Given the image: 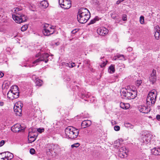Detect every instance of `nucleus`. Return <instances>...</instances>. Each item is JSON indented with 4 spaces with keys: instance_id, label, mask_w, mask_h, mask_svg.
I'll return each instance as SVG.
<instances>
[{
    "instance_id": "nucleus-52",
    "label": "nucleus",
    "mask_w": 160,
    "mask_h": 160,
    "mask_svg": "<svg viewBox=\"0 0 160 160\" xmlns=\"http://www.w3.org/2000/svg\"><path fill=\"white\" fill-rule=\"evenodd\" d=\"M32 79L34 80H35V81L36 80V78H37L36 77V76L35 75H33L32 76Z\"/></svg>"
},
{
    "instance_id": "nucleus-34",
    "label": "nucleus",
    "mask_w": 160,
    "mask_h": 160,
    "mask_svg": "<svg viewBox=\"0 0 160 160\" xmlns=\"http://www.w3.org/2000/svg\"><path fill=\"white\" fill-rule=\"evenodd\" d=\"M142 83V81L140 80H138L136 82V85L137 86H139Z\"/></svg>"
},
{
    "instance_id": "nucleus-17",
    "label": "nucleus",
    "mask_w": 160,
    "mask_h": 160,
    "mask_svg": "<svg viewBox=\"0 0 160 160\" xmlns=\"http://www.w3.org/2000/svg\"><path fill=\"white\" fill-rule=\"evenodd\" d=\"M151 152L155 155H160V147L154 148L151 150Z\"/></svg>"
},
{
    "instance_id": "nucleus-30",
    "label": "nucleus",
    "mask_w": 160,
    "mask_h": 160,
    "mask_svg": "<svg viewBox=\"0 0 160 160\" xmlns=\"http://www.w3.org/2000/svg\"><path fill=\"white\" fill-rule=\"evenodd\" d=\"M124 126L126 127L130 128H132L133 127V126H132L130 123H125Z\"/></svg>"
},
{
    "instance_id": "nucleus-47",
    "label": "nucleus",
    "mask_w": 160,
    "mask_h": 160,
    "mask_svg": "<svg viewBox=\"0 0 160 160\" xmlns=\"http://www.w3.org/2000/svg\"><path fill=\"white\" fill-rule=\"evenodd\" d=\"M156 118L157 120H159L160 119V115L159 114L157 115L156 116Z\"/></svg>"
},
{
    "instance_id": "nucleus-59",
    "label": "nucleus",
    "mask_w": 160,
    "mask_h": 160,
    "mask_svg": "<svg viewBox=\"0 0 160 160\" xmlns=\"http://www.w3.org/2000/svg\"><path fill=\"white\" fill-rule=\"evenodd\" d=\"M0 160H3V159H2L1 158V159H0Z\"/></svg>"
},
{
    "instance_id": "nucleus-43",
    "label": "nucleus",
    "mask_w": 160,
    "mask_h": 160,
    "mask_svg": "<svg viewBox=\"0 0 160 160\" xmlns=\"http://www.w3.org/2000/svg\"><path fill=\"white\" fill-rule=\"evenodd\" d=\"M0 32L3 33H5L6 32V30L4 28H0Z\"/></svg>"
},
{
    "instance_id": "nucleus-7",
    "label": "nucleus",
    "mask_w": 160,
    "mask_h": 160,
    "mask_svg": "<svg viewBox=\"0 0 160 160\" xmlns=\"http://www.w3.org/2000/svg\"><path fill=\"white\" fill-rule=\"evenodd\" d=\"M59 3L60 7L64 9H68L71 6L70 0H59Z\"/></svg>"
},
{
    "instance_id": "nucleus-9",
    "label": "nucleus",
    "mask_w": 160,
    "mask_h": 160,
    "mask_svg": "<svg viewBox=\"0 0 160 160\" xmlns=\"http://www.w3.org/2000/svg\"><path fill=\"white\" fill-rule=\"evenodd\" d=\"M1 154L2 156L1 158L3 160H11L13 157V154L9 152H3Z\"/></svg>"
},
{
    "instance_id": "nucleus-19",
    "label": "nucleus",
    "mask_w": 160,
    "mask_h": 160,
    "mask_svg": "<svg viewBox=\"0 0 160 160\" xmlns=\"http://www.w3.org/2000/svg\"><path fill=\"white\" fill-rule=\"evenodd\" d=\"M21 125L19 124H17L13 126L11 129L12 131L14 132H18L20 131V129Z\"/></svg>"
},
{
    "instance_id": "nucleus-56",
    "label": "nucleus",
    "mask_w": 160,
    "mask_h": 160,
    "mask_svg": "<svg viewBox=\"0 0 160 160\" xmlns=\"http://www.w3.org/2000/svg\"><path fill=\"white\" fill-rule=\"evenodd\" d=\"M17 35V33H16V34H15V36H13V37H14V38H15V37H16Z\"/></svg>"
},
{
    "instance_id": "nucleus-14",
    "label": "nucleus",
    "mask_w": 160,
    "mask_h": 160,
    "mask_svg": "<svg viewBox=\"0 0 160 160\" xmlns=\"http://www.w3.org/2000/svg\"><path fill=\"white\" fill-rule=\"evenodd\" d=\"M18 88L17 86L15 85L13 86L11 89L10 90L11 92H12V94L13 96H15V95L17 96V98L18 97L19 95V92L18 90Z\"/></svg>"
},
{
    "instance_id": "nucleus-54",
    "label": "nucleus",
    "mask_w": 160,
    "mask_h": 160,
    "mask_svg": "<svg viewBox=\"0 0 160 160\" xmlns=\"http://www.w3.org/2000/svg\"><path fill=\"white\" fill-rule=\"evenodd\" d=\"M28 137V138L30 139L33 138H34L32 136H31L30 135H29Z\"/></svg>"
},
{
    "instance_id": "nucleus-1",
    "label": "nucleus",
    "mask_w": 160,
    "mask_h": 160,
    "mask_svg": "<svg viewBox=\"0 0 160 160\" xmlns=\"http://www.w3.org/2000/svg\"><path fill=\"white\" fill-rule=\"evenodd\" d=\"M90 17V14L88 10L86 8H82L79 10L77 19L80 23L86 22Z\"/></svg>"
},
{
    "instance_id": "nucleus-10",
    "label": "nucleus",
    "mask_w": 160,
    "mask_h": 160,
    "mask_svg": "<svg viewBox=\"0 0 160 160\" xmlns=\"http://www.w3.org/2000/svg\"><path fill=\"white\" fill-rule=\"evenodd\" d=\"M128 152V151L125 147H122L119 149L118 155L121 158H124L127 157Z\"/></svg>"
},
{
    "instance_id": "nucleus-36",
    "label": "nucleus",
    "mask_w": 160,
    "mask_h": 160,
    "mask_svg": "<svg viewBox=\"0 0 160 160\" xmlns=\"http://www.w3.org/2000/svg\"><path fill=\"white\" fill-rule=\"evenodd\" d=\"M120 145V142L119 141H116L114 143V146L117 148L119 147Z\"/></svg>"
},
{
    "instance_id": "nucleus-24",
    "label": "nucleus",
    "mask_w": 160,
    "mask_h": 160,
    "mask_svg": "<svg viewBox=\"0 0 160 160\" xmlns=\"http://www.w3.org/2000/svg\"><path fill=\"white\" fill-rule=\"evenodd\" d=\"M108 71L110 73H113L115 71V65H111L109 67Z\"/></svg>"
},
{
    "instance_id": "nucleus-38",
    "label": "nucleus",
    "mask_w": 160,
    "mask_h": 160,
    "mask_svg": "<svg viewBox=\"0 0 160 160\" xmlns=\"http://www.w3.org/2000/svg\"><path fill=\"white\" fill-rule=\"evenodd\" d=\"M97 20V18L96 17L95 18H94L91 21L90 23L91 24H92L94 23Z\"/></svg>"
},
{
    "instance_id": "nucleus-3",
    "label": "nucleus",
    "mask_w": 160,
    "mask_h": 160,
    "mask_svg": "<svg viewBox=\"0 0 160 160\" xmlns=\"http://www.w3.org/2000/svg\"><path fill=\"white\" fill-rule=\"evenodd\" d=\"M157 97V92L154 90H152L148 94L147 98V103L149 105L154 104Z\"/></svg>"
},
{
    "instance_id": "nucleus-48",
    "label": "nucleus",
    "mask_w": 160,
    "mask_h": 160,
    "mask_svg": "<svg viewBox=\"0 0 160 160\" xmlns=\"http://www.w3.org/2000/svg\"><path fill=\"white\" fill-rule=\"evenodd\" d=\"M124 0H118L116 4H119L120 2L123 1Z\"/></svg>"
},
{
    "instance_id": "nucleus-39",
    "label": "nucleus",
    "mask_w": 160,
    "mask_h": 160,
    "mask_svg": "<svg viewBox=\"0 0 160 160\" xmlns=\"http://www.w3.org/2000/svg\"><path fill=\"white\" fill-rule=\"evenodd\" d=\"M44 129L43 128H39L37 129V131L39 133H42L44 131Z\"/></svg>"
},
{
    "instance_id": "nucleus-13",
    "label": "nucleus",
    "mask_w": 160,
    "mask_h": 160,
    "mask_svg": "<svg viewBox=\"0 0 160 160\" xmlns=\"http://www.w3.org/2000/svg\"><path fill=\"white\" fill-rule=\"evenodd\" d=\"M120 93L122 96H123L129 99L130 98V92L128 90L122 89L120 91Z\"/></svg>"
},
{
    "instance_id": "nucleus-61",
    "label": "nucleus",
    "mask_w": 160,
    "mask_h": 160,
    "mask_svg": "<svg viewBox=\"0 0 160 160\" xmlns=\"http://www.w3.org/2000/svg\"><path fill=\"white\" fill-rule=\"evenodd\" d=\"M94 100H95V99H93V102H94Z\"/></svg>"
},
{
    "instance_id": "nucleus-6",
    "label": "nucleus",
    "mask_w": 160,
    "mask_h": 160,
    "mask_svg": "<svg viewBox=\"0 0 160 160\" xmlns=\"http://www.w3.org/2000/svg\"><path fill=\"white\" fill-rule=\"evenodd\" d=\"M42 32L44 35L49 36L54 33V28L53 27L46 24L43 27Z\"/></svg>"
},
{
    "instance_id": "nucleus-37",
    "label": "nucleus",
    "mask_w": 160,
    "mask_h": 160,
    "mask_svg": "<svg viewBox=\"0 0 160 160\" xmlns=\"http://www.w3.org/2000/svg\"><path fill=\"white\" fill-rule=\"evenodd\" d=\"M107 61H106L105 62H103L101 64H100V66L101 68H103L105 67L107 64Z\"/></svg>"
},
{
    "instance_id": "nucleus-8",
    "label": "nucleus",
    "mask_w": 160,
    "mask_h": 160,
    "mask_svg": "<svg viewBox=\"0 0 160 160\" xmlns=\"http://www.w3.org/2000/svg\"><path fill=\"white\" fill-rule=\"evenodd\" d=\"M20 104V105H18V103L15 104L14 107V110L15 114L16 115L20 116L22 114V104Z\"/></svg>"
},
{
    "instance_id": "nucleus-15",
    "label": "nucleus",
    "mask_w": 160,
    "mask_h": 160,
    "mask_svg": "<svg viewBox=\"0 0 160 160\" xmlns=\"http://www.w3.org/2000/svg\"><path fill=\"white\" fill-rule=\"evenodd\" d=\"M128 91H130V98H129V99H134L137 97V92L136 89L133 90H128Z\"/></svg>"
},
{
    "instance_id": "nucleus-23",
    "label": "nucleus",
    "mask_w": 160,
    "mask_h": 160,
    "mask_svg": "<svg viewBox=\"0 0 160 160\" xmlns=\"http://www.w3.org/2000/svg\"><path fill=\"white\" fill-rule=\"evenodd\" d=\"M40 6L43 8H46L48 6V2L46 0H43L40 2Z\"/></svg>"
},
{
    "instance_id": "nucleus-26",
    "label": "nucleus",
    "mask_w": 160,
    "mask_h": 160,
    "mask_svg": "<svg viewBox=\"0 0 160 160\" xmlns=\"http://www.w3.org/2000/svg\"><path fill=\"white\" fill-rule=\"evenodd\" d=\"M65 66L70 68H72L75 66V64L74 62H72V63H66Z\"/></svg>"
},
{
    "instance_id": "nucleus-53",
    "label": "nucleus",
    "mask_w": 160,
    "mask_h": 160,
    "mask_svg": "<svg viewBox=\"0 0 160 160\" xmlns=\"http://www.w3.org/2000/svg\"><path fill=\"white\" fill-rule=\"evenodd\" d=\"M4 105V102H0V106H3Z\"/></svg>"
},
{
    "instance_id": "nucleus-25",
    "label": "nucleus",
    "mask_w": 160,
    "mask_h": 160,
    "mask_svg": "<svg viewBox=\"0 0 160 160\" xmlns=\"http://www.w3.org/2000/svg\"><path fill=\"white\" fill-rule=\"evenodd\" d=\"M35 82L36 85L39 86H41L42 84V81L38 78H36Z\"/></svg>"
},
{
    "instance_id": "nucleus-11",
    "label": "nucleus",
    "mask_w": 160,
    "mask_h": 160,
    "mask_svg": "<svg viewBox=\"0 0 160 160\" xmlns=\"http://www.w3.org/2000/svg\"><path fill=\"white\" fill-rule=\"evenodd\" d=\"M138 108L140 112L143 113H148L150 111V108L146 106H139Z\"/></svg>"
},
{
    "instance_id": "nucleus-44",
    "label": "nucleus",
    "mask_w": 160,
    "mask_h": 160,
    "mask_svg": "<svg viewBox=\"0 0 160 160\" xmlns=\"http://www.w3.org/2000/svg\"><path fill=\"white\" fill-rule=\"evenodd\" d=\"M35 138H33L30 139L28 138V141H29L30 142H32L35 141Z\"/></svg>"
},
{
    "instance_id": "nucleus-41",
    "label": "nucleus",
    "mask_w": 160,
    "mask_h": 160,
    "mask_svg": "<svg viewBox=\"0 0 160 160\" xmlns=\"http://www.w3.org/2000/svg\"><path fill=\"white\" fill-rule=\"evenodd\" d=\"M120 127L118 126H115L114 127V129L116 131H118L120 130Z\"/></svg>"
},
{
    "instance_id": "nucleus-42",
    "label": "nucleus",
    "mask_w": 160,
    "mask_h": 160,
    "mask_svg": "<svg viewBox=\"0 0 160 160\" xmlns=\"http://www.w3.org/2000/svg\"><path fill=\"white\" fill-rule=\"evenodd\" d=\"M122 19L123 21H126L127 20V16L126 15H123L122 17Z\"/></svg>"
},
{
    "instance_id": "nucleus-33",
    "label": "nucleus",
    "mask_w": 160,
    "mask_h": 160,
    "mask_svg": "<svg viewBox=\"0 0 160 160\" xmlns=\"http://www.w3.org/2000/svg\"><path fill=\"white\" fill-rule=\"evenodd\" d=\"M80 145V144L79 143H74L71 145V147L72 148H78Z\"/></svg>"
},
{
    "instance_id": "nucleus-4",
    "label": "nucleus",
    "mask_w": 160,
    "mask_h": 160,
    "mask_svg": "<svg viewBox=\"0 0 160 160\" xmlns=\"http://www.w3.org/2000/svg\"><path fill=\"white\" fill-rule=\"evenodd\" d=\"M49 55L48 53H44L41 54L38 53V54L36 55V57L39 58H38L35 60L33 62V64H34L35 66L36 65L38 64V63L41 61H44L45 63H47L48 59L49 57Z\"/></svg>"
},
{
    "instance_id": "nucleus-35",
    "label": "nucleus",
    "mask_w": 160,
    "mask_h": 160,
    "mask_svg": "<svg viewBox=\"0 0 160 160\" xmlns=\"http://www.w3.org/2000/svg\"><path fill=\"white\" fill-rule=\"evenodd\" d=\"M155 32H159L160 31V28L159 26H156L155 27Z\"/></svg>"
},
{
    "instance_id": "nucleus-32",
    "label": "nucleus",
    "mask_w": 160,
    "mask_h": 160,
    "mask_svg": "<svg viewBox=\"0 0 160 160\" xmlns=\"http://www.w3.org/2000/svg\"><path fill=\"white\" fill-rule=\"evenodd\" d=\"M159 36L160 34L159 32H155L154 36L155 38L156 39L158 40L159 39Z\"/></svg>"
},
{
    "instance_id": "nucleus-21",
    "label": "nucleus",
    "mask_w": 160,
    "mask_h": 160,
    "mask_svg": "<svg viewBox=\"0 0 160 160\" xmlns=\"http://www.w3.org/2000/svg\"><path fill=\"white\" fill-rule=\"evenodd\" d=\"M120 107L122 108L125 109H127L129 108L130 107V105L129 103H125L123 102L120 103Z\"/></svg>"
},
{
    "instance_id": "nucleus-28",
    "label": "nucleus",
    "mask_w": 160,
    "mask_h": 160,
    "mask_svg": "<svg viewBox=\"0 0 160 160\" xmlns=\"http://www.w3.org/2000/svg\"><path fill=\"white\" fill-rule=\"evenodd\" d=\"M14 9V12H13V14H15L17 12H21L20 11L21 10V9L20 8L17 7L15 8Z\"/></svg>"
},
{
    "instance_id": "nucleus-27",
    "label": "nucleus",
    "mask_w": 160,
    "mask_h": 160,
    "mask_svg": "<svg viewBox=\"0 0 160 160\" xmlns=\"http://www.w3.org/2000/svg\"><path fill=\"white\" fill-rule=\"evenodd\" d=\"M116 58L115 59V60L117 58H117H119L120 60H125V58L124 56L122 55H120L119 54H117L116 56H115Z\"/></svg>"
},
{
    "instance_id": "nucleus-5",
    "label": "nucleus",
    "mask_w": 160,
    "mask_h": 160,
    "mask_svg": "<svg viewBox=\"0 0 160 160\" xmlns=\"http://www.w3.org/2000/svg\"><path fill=\"white\" fill-rule=\"evenodd\" d=\"M12 17L15 22L18 23L25 22L27 19L26 15L22 12H17L15 14H12Z\"/></svg>"
},
{
    "instance_id": "nucleus-55",
    "label": "nucleus",
    "mask_w": 160,
    "mask_h": 160,
    "mask_svg": "<svg viewBox=\"0 0 160 160\" xmlns=\"http://www.w3.org/2000/svg\"><path fill=\"white\" fill-rule=\"evenodd\" d=\"M157 108H158V109H160V106H157Z\"/></svg>"
},
{
    "instance_id": "nucleus-22",
    "label": "nucleus",
    "mask_w": 160,
    "mask_h": 160,
    "mask_svg": "<svg viewBox=\"0 0 160 160\" xmlns=\"http://www.w3.org/2000/svg\"><path fill=\"white\" fill-rule=\"evenodd\" d=\"M148 135H147V136L146 135H145L143 138V142L145 144H148L150 141V137H148Z\"/></svg>"
},
{
    "instance_id": "nucleus-12",
    "label": "nucleus",
    "mask_w": 160,
    "mask_h": 160,
    "mask_svg": "<svg viewBox=\"0 0 160 160\" xmlns=\"http://www.w3.org/2000/svg\"><path fill=\"white\" fill-rule=\"evenodd\" d=\"M108 30L104 27H102L97 29V33L99 35L104 36L107 34L108 32Z\"/></svg>"
},
{
    "instance_id": "nucleus-31",
    "label": "nucleus",
    "mask_w": 160,
    "mask_h": 160,
    "mask_svg": "<svg viewBox=\"0 0 160 160\" xmlns=\"http://www.w3.org/2000/svg\"><path fill=\"white\" fill-rule=\"evenodd\" d=\"M28 28V26L27 25H24L21 28V30L22 32L25 31Z\"/></svg>"
},
{
    "instance_id": "nucleus-51",
    "label": "nucleus",
    "mask_w": 160,
    "mask_h": 160,
    "mask_svg": "<svg viewBox=\"0 0 160 160\" xmlns=\"http://www.w3.org/2000/svg\"><path fill=\"white\" fill-rule=\"evenodd\" d=\"M3 76V73L2 72H0V78H2Z\"/></svg>"
},
{
    "instance_id": "nucleus-45",
    "label": "nucleus",
    "mask_w": 160,
    "mask_h": 160,
    "mask_svg": "<svg viewBox=\"0 0 160 160\" xmlns=\"http://www.w3.org/2000/svg\"><path fill=\"white\" fill-rule=\"evenodd\" d=\"M5 142L4 140H2L0 142V147L2 146L4 144Z\"/></svg>"
},
{
    "instance_id": "nucleus-29",
    "label": "nucleus",
    "mask_w": 160,
    "mask_h": 160,
    "mask_svg": "<svg viewBox=\"0 0 160 160\" xmlns=\"http://www.w3.org/2000/svg\"><path fill=\"white\" fill-rule=\"evenodd\" d=\"M139 21L141 24H143L144 23V18L143 16H141L140 17Z\"/></svg>"
},
{
    "instance_id": "nucleus-18",
    "label": "nucleus",
    "mask_w": 160,
    "mask_h": 160,
    "mask_svg": "<svg viewBox=\"0 0 160 160\" xmlns=\"http://www.w3.org/2000/svg\"><path fill=\"white\" fill-rule=\"evenodd\" d=\"M156 71L153 69L152 72L151 74V77L150 78V80L152 82V84H153L156 81V77L155 75Z\"/></svg>"
},
{
    "instance_id": "nucleus-49",
    "label": "nucleus",
    "mask_w": 160,
    "mask_h": 160,
    "mask_svg": "<svg viewBox=\"0 0 160 160\" xmlns=\"http://www.w3.org/2000/svg\"><path fill=\"white\" fill-rule=\"evenodd\" d=\"M77 32V29H74L72 30L71 32L72 33L74 34L75 33Z\"/></svg>"
},
{
    "instance_id": "nucleus-57",
    "label": "nucleus",
    "mask_w": 160,
    "mask_h": 160,
    "mask_svg": "<svg viewBox=\"0 0 160 160\" xmlns=\"http://www.w3.org/2000/svg\"><path fill=\"white\" fill-rule=\"evenodd\" d=\"M87 62H88V63L89 62H90V61L89 60H88V61Z\"/></svg>"
},
{
    "instance_id": "nucleus-20",
    "label": "nucleus",
    "mask_w": 160,
    "mask_h": 160,
    "mask_svg": "<svg viewBox=\"0 0 160 160\" xmlns=\"http://www.w3.org/2000/svg\"><path fill=\"white\" fill-rule=\"evenodd\" d=\"M12 93V92L10 90L7 94V97L9 99L12 100H13L15 98H17V96L15 95V96H13Z\"/></svg>"
},
{
    "instance_id": "nucleus-46",
    "label": "nucleus",
    "mask_w": 160,
    "mask_h": 160,
    "mask_svg": "<svg viewBox=\"0 0 160 160\" xmlns=\"http://www.w3.org/2000/svg\"><path fill=\"white\" fill-rule=\"evenodd\" d=\"M121 67L120 69H122V68H124L125 67V65L123 64H120L119 66V68Z\"/></svg>"
},
{
    "instance_id": "nucleus-2",
    "label": "nucleus",
    "mask_w": 160,
    "mask_h": 160,
    "mask_svg": "<svg viewBox=\"0 0 160 160\" xmlns=\"http://www.w3.org/2000/svg\"><path fill=\"white\" fill-rule=\"evenodd\" d=\"M79 132L78 129L72 126L68 127L65 130L66 136L70 139L76 138L78 135Z\"/></svg>"
},
{
    "instance_id": "nucleus-50",
    "label": "nucleus",
    "mask_w": 160,
    "mask_h": 160,
    "mask_svg": "<svg viewBox=\"0 0 160 160\" xmlns=\"http://www.w3.org/2000/svg\"><path fill=\"white\" fill-rule=\"evenodd\" d=\"M127 50L129 52H130L132 51V48L131 47H128L127 48Z\"/></svg>"
},
{
    "instance_id": "nucleus-40",
    "label": "nucleus",
    "mask_w": 160,
    "mask_h": 160,
    "mask_svg": "<svg viewBox=\"0 0 160 160\" xmlns=\"http://www.w3.org/2000/svg\"><path fill=\"white\" fill-rule=\"evenodd\" d=\"M35 151L33 148H31L30 150V152L32 154H33L35 153Z\"/></svg>"
},
{
    "instance_id": "nucleus-62",
    "label": "nucleus",
    "mask_w": 160,
    "mask_h": 160,
    "mask_svg": "<svg viewBox=\"0 0 160 160\" xmlns=\"http://www.w3.org/2000/svg\"><path fill=\"white\" fill-rule=\"evenodd\" d=\"M112 123H113L112 121Z\"/></svg>"
},
{
    "instance_id": "nucleus-58",
    "label": "nucleus",
    "mask_w": 160,
    "mask_h": 160,
    "mask_svg": "<svg viewBox=\"0 0 160 160\" xmlns=\"http://www.w3.org/2000/svg\"><path fill=\"white\" fill-rule=\"evenodd\" d=\"M56 44L57 45H58V44L57 43H56Z\"/></svg>"
},
{
    "instance_id": "nucleus-16",
    "label": "nucleus",
    "mask_w": 160,
    "mask_h": 160,
    "mask_svg": "<svg viewBox=\"0 0 160 160\" xmlns=\"http://www.w3.org/2000/svg\"><path fill=\"white\" fill-rule=\"evenodd\" d=\"M91 125V122L90 120H84L81 123V127L82 128H85Z\"/></svg>"
},
{
    "instance_id": "nucleus-60",
    "label": "nucleus",
    "mask_w": 160,
    "mask_h": 160,
    "mask_svg": "<svg viewBox=\"0 0 160 160\" xmlns=\"http://www.w3.org/2000/svg\"><path fill=\"white\" fill-rule=\"evenodd\" d=\"M79 65H78V68H79Z\"/></svg>"
}]
</instances>
